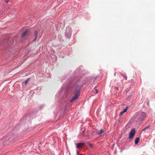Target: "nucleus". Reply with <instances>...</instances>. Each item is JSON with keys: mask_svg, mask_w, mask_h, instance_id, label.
Segmentation results:
<instances>
[{"mask_svg": "<svg viewBox=\"0 0 155 155\" xmlns=\"http://www.w3.org/2000/svg\"><path fill=\"white\" fill-rule=\"evenodd\" d=\"M131 97V96H129V97L127 98V100H129V98H130V97Z\"/></svg>", "mask_w": 155, "mask_h": 155, "instance_id": "f8f14e48", "label": "nucleus"}, {"mask_svg": "<svg viewBox=\"0 0 155 155\" xmlns=\"http://www.w3.org/2000/svg\"><path fill=\"white\" fill-rule=\"evenodd\" d=\"M95 91H96V93L97 94L98 93V91L96 89H95Z\"/></svg>", "mask_w": 155, "mask_h": 155, "instance_id": "ddd939ff", "label": "nucleus"}, {"mask_svg": "<svg viewBox=\"0 0 155 155\" xmlns=\"http://www.w3.org/2000/svg\"><path fill=\"white\" fill-rule=\"evenodd\" d=\"M124 78H125V80H127V77L126 76V77H125Z\"/></svg>", "mask_w": 155, "mask_h": 155, "instance_id": "4468645a", "label": "nucleus"}, {"mask_svg": "<svg viewBox=\"0 0 155 155\" xmlns=\"http://www.w3.org/2000/svg\"><path fill=\"white\" fill-rule=\"evenodd\" d=\"M150 126H147V127H145V128H144V129H143V130H142V131H145V130H146L149 128H150Z\"/></svg>", "mask_w": 155, "mask_h": 155, "instance_id": "1a4fd4ad", "label": "nucleus"}, {"mask_svg": "<svg viewBox=\"0 0 155 155\" xmlns=\"http://www.w3.org/2000/svg\"><path fill=\"white\" fill-rule=\"evenodd\" d=\"M140 140V138L138 137H137L135 140V144H136L138 143Z\"/></svg>", "mask_w": 155, "mask_h": 155, "instance_id": "0eeeda50", "label": "nucleus"}, {"mask_svg": "<svg viewBox=\"0 0 155 155\" xmlns=\"http://www.w3.org/2000/svg\"><path fill=\"white\" fill-rule=\"evenodd\" d=\"M128 108V107H126L124 109V110H123V112H124V113L126 112L127 111Z\"/></svg>", "mask_w": 155, "mask_h": 155, "instance_id": "9d476101", "label": "nucleus"}, {"mask_svg": "<svg viewBox=\"0 0 155 155\" xmlns=\"http://www.w3.org/2000/svg\"><path fill=\"white\" fill-rule=\"evenodd\" d=\"M28 30H26L21 35V37L22 38L25 37L26 36L27 34L28 33Z\"/></svg>", "mask_w": 155, "mask_h": 155, "instance_id": "20e7f679", "label": "nucleus"}, {"mask_svg": "<svg viewBox=\"0 0 155 155\" xmlns=\"http://www.w3.org/2000/svg\"><path fill=\"white\" fill-rule=\"evenodd\" d=\"M124 113V112L123 110L121 111L120 112V116L121 115L123 114Z\"/></svg>", "mask_w": 155, "mask_h": 155, "instance_id": "9b49d317", "label": "nucleus"}, {"mask_svg": "<svg viewBox=\"0 0 155 155\" xmlns=\"http://www.w3.org/2000/svg\"><path fill=\"white\" fill-rule=\"evenodd\" d=\"M38 33L36 31H35V34H34V36L35 37V38L33 40V41H36V37L38 35Z\"/></svg>", "mask_w": 155, "mask_h": 155, "instance_id": "423d86ee", "label": "nucleus"}, {"mask_svg": "<svg viewBox=\"0 0 155 155\" xmlns=\"http://www.w3.org/2000/svg\"><path fill=\"white\" fill-rule=\"evenodd\" d=\"M5 1L6 3H7L8 2V0H5Z\"/></svg>", "mask_w": 155, "mask_h": 155, "instance_id": "2eb2a0df", "label": "nucleus"}, {"mask_svg": "<svg viewBox=\"0 0 155 155\" xmlns=\"http://www.w3.org/2000/svg\"><path fill=\"white\" fill-rule=\"evenodd\" d=\"M79 94L80 91L79 90H78L75 92L74 96L70 100V102H72L78 98L79 96Z\"/></svg>", "mask_w": 155, "mask_h": 155, "instance_id": "f257e3e1", "label": "nucleus"}, {"mask_svg": "<svg viewBox=\"0 0 155 155\" xmlns=\"http://www.w3.org/2000/svg\"><path fill=\"white\" fill-rule=\"evenodd\" d=\"M29 80H30V78H28L27 79L26 81H25V85H26L27 84V83H28V81H29Z\"/></svg>", "mask_w": 155, "mask_h": 155, "instance_id": "6e6552de", "label": "nucleus"}, {"mask_svg": "<svg viewBox=\"0 0 155 155\" xmlns=\"http://www.w3.org/2000/svg\"><path fill=\"white\" fill-rule=\"evenodd\" d=\"M104 130L103 129H101L100 130L97 131V134L98 135H100V134H101L102 133H104Z\"/></svg>", "mask_w": 155, "mask_h": 155, "instance_id": "39448f33", "label": "nucleus"}, {"mask_svg": "<svg viewBox=\"0 0 155 155\" xmlns=\"http://www.w3.org/2000/svg\"><path fill=\"white\" fill-rule=\"evenodd\" d=\"M84 144V143H78L76 144V145L77 146V147L78 148H81Z\"/></svg>", "mask_w": 155, "mask_h": 155, "instance_id": "7ed1b4c3", "label": "nucleus"}, {"mask_svg": "<svg viewBox=\"0 0 155 155\" xmlns=\"http://www.w3.org/2000/svg\"><path fill=\"white\" fill-rule=\"evenodd\" d=\"M135 133V129L134 128L133 129L130 133V134L129 136V138L131 139L132 138L134 137Z\"/></svg>", "mask_w": 155, "mask_h": 155, "instance_id": "f03ea898", "label": "nucleus"}]
</instances>
